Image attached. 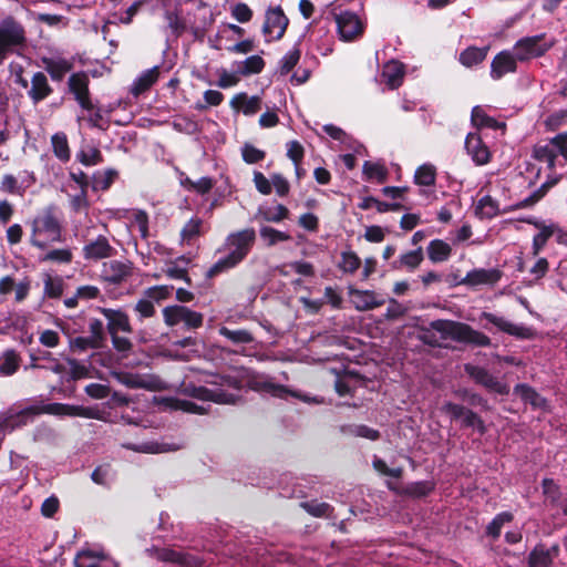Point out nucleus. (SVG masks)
I'll return each mask as SVG.
<instances>
[{"instance_id":"nucleus-26","label":"nucleus","mask_w":567,"mask_h":567,"mask_svg":"<svg viewBox=\"0 0 567 567\" xmlns=\"http://www.w3.org/2000/svg\"><path fill=\"white\" fill-rule=\"evenodd\" d=\"M52 92V89L48 82V78L43 72H37L31 79V87L28 91L29 97L33 103L47 99Z\"/></svg>"},{"instance_id":"nucleus-4","label":"nucleus","mask_w":567,"mask_h":567,"mask_svg":"<svg viewBox=\"0 0 567 567\" xmlns=\"http://www.w3.org/2000/svg\"><path fill=\"white\" fill-rule=\"evenodd\" d=\"M27 44L24 25L13 16L0 20V65L10 54L19 53Z\"/></svg>"},{"instance_id":"nucleus-25","label":"nucleus","mask_w":567,"mask_h":567,"mask_svg":"<svg viewBox=\"0 0 567 567\" xmlns=\"http://www.w3.org/2000/svg\"><path fill=\"white\" fill-rule=\"evenodd\" d=\"M516 70V58L508 52H501L497 54L491 68V75L493 79L498 80L507 73Z\"/></svg>"},{"instance_id":"nucleus-34","label":"nucleus","mask_w":567,"mask_h":567,"mask_svg":"<svg viewBox=\"0 0 567 567\" xmlns=\"http://www.w3.org/2000/svg\"><path fill=\"white\" fill-rule=\"evenodd\" d=\"M451 246L441 240L434 239L427 246V256L432 262H443L451 256Z\"/></svg>"},{"instance_id":"nucleus-44","label":"nucleus","mask_w":567,"mask_h":567,"mask_svg":"<svg viewBox=\"0 0 567 567\" xmlns=\"http://www.w3.org/2000/svg\"><path fill=\"white\" fill-rule=\"evenodd\" d=\"M487 49L468 48L460 55V61L463 65L471 68L477 65L486 58Z\"/></svg>"},{"instance_id":"nucleus-13","label":"nucleus","mask_w":567,"mask_h":567,"mask_svg":"<svg viewBox=\"0 0 567 567\" xmlns=\"http://www.w3.org/2000/svg\"><path fill=\"white\" fill-rule=\"evenodd\" d=\"M480 319L486 320L488 323H492L494 327H496L499 331L505 332L509 336L520 339H528L532 337L530 328L524 324L513 323L512 321L507 320L502 316L492 312H482Z\"/></svg>"},{"instance_id":"nucleus-14","label":"nucleus","mask_w":567,"mask_h":567,"mask_svg":"<svg viewBox=\"0 0 567 567\" xmlns=\"http://www.w3.org/2000/svg\"><path fill=\"white\" fill-rule=\"evenodd\" d=\"M349 296L353 307L359 311H367L378 308L384 303V299L372 290H360L349 288Z\"/></svg>"},{"instance_id":"nucleus-53","label":"nucleus","mask_w":567,"mask_h":567,"mask_svg":"<svg viewBox=\"0 0 567 567\" xmlns=\"http://www.w3.org/2000/svg\"><path fill=\"white\" fill-rule=\"evenodd\" d=\"M300 55L301 52L298 47H293L291 50H289L280 61V73L288 74L300 60Z\"/></svg>"},{"instance_id":"nucleus-28","label":"nucleus","mask_w":567,"mask_h":567,"mask_svg":"<svg viewBox=\"0 0 567 567\" xmlns=\"http://www.w3.org/2000/svg\"><path fill=\"white\" fill-rule=\"evenodd\" d=\"M130 274L131 267L126 262L112 260L103 265V277L110 282L118 284L123 281Z\"/></svg>"},{"instance_id":"nucleus-31","label":"nucleus","mask_w":567,"mask_h":567,"mask_svg":"<svg viewBox=\"0 0 567 567\" xmlns=\"http://www.w3.org/2000/svg\"><path fill=\"white\" fill-rule=\"evenodd\" d=\"M236 73L248 76L260 73L265 68V61L260 55H250L244 61L236 62Z\"/></svg>"},{"instance_id":"nucleus-1","label":"nucleus","mask_w":567,"mask_h":567,"mask_svg":"<svg viewBox=\"0 0 567 567\" xmlns=\"http://www.w3.org/2000/svg\"><path fill=\"white\" fill-rule=\"evenodd\" d=\"M255 239L256 234L251 228L229 234L224 244L225 255L213 265L208 275L214 276L236 267L249 254Z\"/></svg>"},{"instance_id":"nucleus-10","label":"nucleus","mask_w":567,"mask_h":567,"mask_svg":"<svg viewBox=\"0 0 567 567\" xmlns=\"http://www.w3.org/2000/svg\"><path fill=\"white\" fill-rule=\"evenodd\" d=\"M289 20L284 13L281 7L277 6L269 8L266 11L265 23L262 25V32L267 38V41L280 40L288 27Z\"/></svg>"},{"instance_id":"nucleus-32","label":"nucleus","mask_w":567,"mask_h":567,"mask_svg":"<svg viewBox=\"0 0 567 567\" xmlns=\"http://www.w3.org/2000/svg\"><path fill=\"white\" fill-rule=\"evenodd\" d=\"M194 395L204 401H214L216 403H234L233 394L223 392L221 390H212L204 386L195 388Z\"/></svg>"},{"instance_id":"nucleus-20","label":"nucleus","mask_w":567,"mask_h":567,"mask_svg":"<svg viewBox=\"0 0 567 567\" xmlns=\"http://www.w3.org/2000/svg\"><path fill=\"white\" fill-rule=\"evenodd\" d=\"M75 567H117L116 563L105 557L102 551L81 550L74 558Z\"/></svg>"},{"instance_id":"nucleus-56","label":"nucleus","mask_w":567,"mask_h":567,"mask_svg":"<svg viewBox=\"0 0 567 567\" xmlns=\"http://www.w3.org/2000/svg\"><path fill=\"white\" fill-rule=\"evenodd\" d=\"M114 378L122 384L132 388H148V384L138 375L131 373H114Z\"/></svg>"},{"instance_id":"nucleus-18","label":"nucleus","mask_w":567,"mask_h":567,"mask_svg":"<svg viewBox=\"0 0 567 567\" xmlns=\"http://www.w3.org/2000/svg\"><path fill=\"white\" fill-rule=\"evenodd\" d=\"M123 446L127 450L145 454H162L182 449V444L166 441H145L138 444L127 443Z\"/></svg>"},{"instance_id":"nucleus-57","label":"nucleus","mask_w":567,"mask_h":567,"mask_svg":"<svg viewBox=\"0 0 567 567\" xmlns=\"http://www.w3.org/2000/svg\"><path fill=\"white\" fill-rule=\"evenodd\" d=\"M462 425L467 427H475L480 433L485 432V425L482 419L473 411L465 409L463 416H461Z\"/></svg>"},{"instance_id":"nucleus-19","label":"nucleus","mask_w":567,"mask_h":567,"mask_svg":"<svg viewBox=\"0 0 567 567\" xmlns=\"http://www.w3.org/2000/svg\"><path fill=\"white\" fill-rule=\"evenodd\" d=\"M465 148L476 165H485L489 162L491 153L476 133H468L465 140Z\"/></svg>"},{"instance_id":"nucleus-22","label":"nucleus","mask_w":567,"mask_h":567,"mask_svg":"<svg viewBox=\"0 0 567 567\" xmlns=\"http://www.w3.org/2000/svg\"><path fill=\"white\" fill-rule=\"evenodd\" d=\"M230 107L235 111L243 112L246 116H251L261 109V97L258 95L248 96L246 93H238L231 99Z\"/></svg>"},{"instance_id":"nucleus-60","label":"nucleus","mask_w":567,"mask_h":567,"mask_svg":"<svg viewBox=\"0 0 567 567\" xmlns=\"http://www.w3.org/2000/svg\"><path fill=\"white\" fill-rule=\"evenodd\" d=\"M433 489L431 482H415L406 486V493L414 497H422L427 495Z\"/></svg>"},{"instance_id":"nucleus-15","label":"nucleus","mask_w":567,"mask_h":567,"mask_svg":"<svg viewBox=\"0 0 567 567\" xmlns=\"http://www.w3.org/2000/svg\"><path fill=\"white\" fill-rule=\"evenodd\" d=\"M502 278V271L497 268H478L473 269L466 274L462 280L463 285L476 287L482 285L493 286Z\"/></svg>"},{"instance_id":"nucleus-37","label":"nucleus","mask_w":567,"mask_h":567,"mask_svg":"<svg viewBox=\"0 0 567 567\" xmlns=\"http://www.w3.org/2000/svg\"><path fill=\"white\" fill-rule=\"evenodd\" d=\"M423 260V251L422 248H417L415 250L408 251L402 254L399 260L393 262V268H406L409 270L416 269Z\"/></svg>"},{"instance_id":"nucleus-3","label":"nucleus","mask_w":567,"mask_h":567,"mask_svg":"<svg viewBox=\"0 0 567 567\" xmlns=\"http://www.w3.org/2000/svg\"><path fill=\"white\" fill-rule=\"evenodd\" d=\"M62 240V225L53 206L45 207L31 221L30 244L39 249Z\"/></svg>"},{"instance_id":"nucleus-48","label":"nucleus","mask_w":567,"mask_h":567,"mask_svg":"<svg viewBox=\"0 0 567 567\" xmlns=\"http://www.w3.org/2000/svg\"><path fill=\"white\" fill-rule=\"evenodd\" d=\"M64 282L61 277L48 275L44 279V296L48 298H59L63 293Z\"/></svg>"},{"instance_id":"nucleus-12","label":"nucleus","mask_w":567,"mask_h":567,"mask_svg":"<svg viewBox=\"0 0 567 567\" xmlns=\"http://www.w3.org/2000/svg\"><path fill=\"white\" fill-rule=\"evenodd\" d=\"M465 371L476 383L483 385L491 392H495L497 394H507L509 392V386L507 384L501 382L482 367L466 364Z\"/></svg>"},{"instance_id":"nucleus-6","label":"nucleus","mask_w":567,"mask_h":567,"mask_svg":"<svg viewBox=\"0 0 567 567\" xmlns=\"http://www.w3.org/2000/svg\"><path fill=\"white\" fill-rule=\"evenodd\" d=\"M433 330L442 333L445 338L458 342H465L477 347H488L491 338L483 332L474 330L468 324L451 321V320H435L431 322Z\"/></svg>"},{"instance_id":"nucleus-41","label":"nucleus","mask_w":567,"mask_h":567,"mask_svg":"<svg viewBox=\"0 0 567 567\" xmlns=\"http://www.w3.org/2000/svg\"><path fill=\"white\" fill-rule=\"evenodd\" d=\"M553 556L551 550L544 546H536L529 554V567H549Z\"/></svg>"},{"instance_id":"nucleus-59","label":"nucleus","mask_w":567,"mask_h":567,"mask_svg":"<svg viewBox=\"0 0 567 567\" xmlns=\"http://www.w3.org/2000/svg\"><path fill=\"white\" fill-rule=\"evenodd\" d=\"M173 289V286H154L146 289L145 296L153 301H161L168 298Z\"/></svg>"},{"instance_id":"nucleus-9","label":"nucleus","mask_w":567,"mask_h":567,"mask_svg":"<svg viewBox=\"0 0 567 567\" xmlns=\"http://www.w3.org/2000/svg\"><path fill=\"white\" fill-rule=\"evenodd\" d=\"M164 322L176 326L184 322L187 328L196 329L203 324V315L184 306H168L163 309Z\"/></svg>"},{"instance_id":"nucleus-11","label":"nucleus","mask_w":567,"mask_h":567,"mask_svg":"<svg viewBox=\"0 0 567 567\" xmlns=\"http://www.w3.org/2000/svg\"><path fill=\"white\" fill-rule=\"evenodd\" d=\"M336 23L340 38L343 41H352L363 33V23L360 18L350 11H343L336 16Z\"/></svg>"},{"instance_id":"nucleus-50","label":"nucleus","mask_w":567,"mask_h":567,"mask_svg":"<svg viewBox=\"0 0 567 567\" xmlns=\"http://www.w3.org/2000/svg\"><path fill=\"white\" fill-rule=\"evenodd\" d=\"M73 259V254L69 248L52 249L41 257V261H52L56 264H70Z\"/></svg>"},{"instance_id":"nucleus-36","label":"nucleus","mask_w":567,"mask_h":567,"mask_svg":"<svg viewBox=\"0 0 567 567\" xmlns=\"http://www.w3.org/2000/svg\"><path fill=\"white\" fill-rule=\"evenodd\" d=\"M514 393L519 396L524 402L532 404L534 408H544L546 401L533 388L526 384H517L514 388Z\"/></svg>"},{"instance_id":"nucleus-47","label":"nucleus","mask_w":567,"mask_h":567,"mask_svg":"<svg viewBox=\"0 0 567 567\" xmlns=\"http://www.w3.org/2000/svg\"><path fill=\"white\" fill-rule=\"evenodd\" d=\"M513 515L509 512H502L497 514L494 519L487 525L486 534L493 539H496L502 532L503 526L506 523L512 522Z\"/></svg>"},{"instance_id":"nucleus-33","label":"nucleus","mask_w":567,"mask_h":567,"mask_svg":"<svg viewBox=\"0 0 567 567\" xmlns=\"http://www.w3.org/2000/svg\"><path fill=\"white\" fill-rule=\"evenodd\" d=\"M51 146L53 154L61 162L66 163L71 157V151L68 142V137L63 132H58L51 137Z\"/></svg>"},{"instance_id":"nucleus-16","label":"nucleus","mask_w":567,"mask_h":567,"mask_svg":"<svg viewBox=\"0 0 567 567\" xmlns=\"http://www.w3.org/2000/svg\"><path fill=\"white\" fill-rule=\"evenodd\" d=\"M69 86L79 104L85 110H92L93 105L89 96V78L85 73H74L69 79Z\"/></svg>"},{"instance_id":"nucleus-5","label":"nucleus","mask_w":567,"mask_h":567,"mask_svg":"<svg viewBox=\"0 0 567 567\" xmlns=\"http://www.w3.org/2000/svg\"><path fill=\"white\" fill-rule=\"evenodd\" d=\"M41 413H48L53 415H83V413L79 411V408L60 403H50L42 406H29L14 414H10L3 421V433L6 431H12L16 427H20L22 425L28 424L33 420L35 415H39Z\"/></svg>"},{"instance_id":"nucleus-52","label":"nucleus","mask_w":567,"mask_h":567,"mask_svg":"<svg viewBox=\"0 0 567 567\" xmlns=\"http://www.w3.org/2000/svg\"><path fill=\"white\" fill-rule=\"evenodd\" d=\"M219 333L234 343H249L254 340L252 336L244 329L230 330L226 327H221Z\"/></svg>"},{"instance_id":"nucleus-2","label":"nucleus","mask_w":567,"mask_h":567,"mask_svg":"<svg viewBox=\"0 0 567 567\" xmlns=\"http://www.w3.org/2000/svg\"><path fill=\"white\" fill-rule=\"evenodd\" d=\"M209 383L216 385H227L236 389L248 386L251 390L269 393L279 398L284 396L286 393L285 388L275 384L269 377L258 374L248 369L237 370L233 374L213 375Z\"/></svg>"},{"instance_id":"nucleus-45","label":"nucleus","mask_w":567,"mask_h":567,"mask_svg":"<svg viewBox=\"0 0 567 567\" xmlns=\"http://www.w3.org/2000/svg\"><path fill=\"white\" fill-rule=\"evenodd\" d=\"M203 233V220L200 218H192L182 229V240L185 243H192Z\"/></svg>"},{"instance_id":"nucleus-24","label":"nucleus","mask_w":567,"mask_h":567,"mask_svg":"<svg viewBox=\"0 0 567 567\" xmlns=\"http://www.w3.org/2000/svg\"><path fill=\"white\" fill-rule=\"evenodd\" d=\"M100 311L107 320V328L111 334L117 331L131 332L128 317L121 310L100 308Z\"/></svg>"},{"instance_id":"nucleus-55","label":"nucleus","mask_w":567,"mask_h":567,"mask_svg":"<svg viewBox=\"0 0 567 567\" xmlns=\"http://www.w3.org/2000/svg\"><path fill=\"white\" fill-rule=\"evenodd\" d=\"M260 237L269 245L272 246L279 241L290 239V236L284 231H279L272 227H262L260 229Z\"/></svg>"},{"instance_id":"nucleus-58","label":"nucleus","mask_w":567,"mask_h":567,"mask_svg":"<svg viewBox=\"0 0 567 567\" xmlns=\"http://www.w3.org/2000/svg\"><path fill=\"white\" fill-rule=\"evenodd\" d=\"M372 465H373V468L377 472H379L380 474L391 476L394 478L401 477V475L403 473V470L401 467L390 468L383 460H381L377 456L373 458Z\"/></svg>"},{"instance_id":"nucleus-7","label":"nucleus","mask_w":567,"mask_h":567,"mask_svg":"<svg viewBox=\"0 0 567 567\" xmlns=\"http://www.w3.org/2000/svg\"><path fill=\"white\" fill-rule=\"evenodd\" d=\"M559 155L564 158V163L560 165H565L567 163V132L559 133L547 142L535 145L533 150L534 158L547 163L550 169L555 167L556 158Z\"/></svg>"},{"instance_id":"nucleus-61","label":"nucleus","mask_w":567,"mask_h":567,"mask_svg":"<svg viewBox=\"0 0 567 567\" xmlns=\"http://www.w3.org/2000/svg\"><path fill=\"white\" fill-rule=\"evenodd\" d=\"M241 155L244 161L248 164H255L265 158V152L249 144L243 147Z\"/></svg>"},{"instance_id":"nucleus-30","label":"nucleus","mask_w":567,"mask_h":567,"mask_svg":"<svg viewBox=\"0 0 567 567\" xmlns=\"http://www.w3.org/2000/svg\"><path fill=\"white\" fill-rule=\"evenodd\" d=\"M159 76V68L153 66L148 70L143 71L138 78L133 82L131 92L134 95H140L141 93L147 91L158 79Z\"/></svg>"},{"instance_id":"nucleus-51","label":"nucleus","mask_w":567,"mask_h":567,"mask_svg":"<svg viewBox=\"0 0 567 567\" xmlns=\"http://www.w3.org/2000/svg\"><path fill=\"white\" fill-rule=\"evenodd\" d=\"M361 265L360 258L353 251H343L341 254V260L339 268L347 274L355 272Z\"/></svg>"},{"instance_id":"nucleus-29","label":"nucleus","mask_w":567,"mask_h":567,"mask_svg":"<svg viewBox=\"0 0 567 567\" xmlns=\"http://www.w3.org/2000/svg\"><path fill=\"white\" fill-rule=\"evenodd\" d=\"M404 76V65L398 61H390L383 65L382 79L391 87L401 85Z\"/></svg>"},{"instance_id":"nucleus-54","label":"nucleus","mask_w":567,"mask_h":567,"mask_svg":"<svg viewBox=\"0 0 567 567\" xmlns=\"http://www.w3.org/2000/svg\"><path fill=\"white\" fill-rule=\"evenodd\" d=\"M472 122L477 127H496L497 121L489 117L481 106H475L472 110Z\"/></svg>"},{"instance_id":"nucleus-17","label":"nucleus","mask_w":567,"mask_h":567,"mask_svg":"<svg viewBox=\"0 0 567 567\" xmlns=\"http://www.w3.org/2000/svg\"><path fill=\"white\" fill-rule=\"evenodd\" d=\"M155 557L158 560L185 567H196L200 564L198 558L174 548H157L155 549Z\"/></svg>"},{"instance_id":"nucleus-43","label":"nucleus","mask_w":567,"mask_h":567,"mask_svg":"<svg viewBox=\"0 0 567 567\" xmlns=\"http://www.w3.org/2000/svg\"><path fill=\"white\" fill-rule=\"evenodd\" d=\"M436 169L431 164L421 165L414 174V182L421 186H432L435 183Z\"/></svg>"},{"instance_id":"nucleus-8","label":"nucleus","mask_w":567,"mask_h":567,"mask_svg":"<svg viewBox=\"0 0 567 567\" xmlns=\"http://www.w3.org/2000/svg\"><path fill=\"white\" fill-rule=\"evenodd\" d=\"M554 44L545 34L526 37L518 40L514 47L515 58L519 61L529 60L545 54Z\"/></svg>"},{"instance_id":"nucleus-63","label":"nucleus","mask_w":567,"mask_h":567,"mask_svg":"<svg viewBox=\"0 0 567 567\" xmlns=\"http://www.w3.org/2000/svg\"><path fill=\"white\" fill-rule=\"evenodd\" d=\"M231 16L240 23H246L252 18V10L243 2L236 3L231 8Z\"/></svg>"},{"instance_id":"nucleus-64","label":"nucleus","mask_w":567,"mask_h":567,"mask_svg":"<svg viewBox=\"0 0 567 567\" xmlns=\"http://www.w3.org/2000/svg\"><path fill=\"white\" fill-rule=\"evenodd\" d=\"M134 310L138 313L141 319L150 318L155 313L153 300L150 298L138 300Z\"/></svg>"},{"instance_id":"nucleus-38","label":"nucleus","mask_w":567,"mask_h":567,"mask_svg":"<svg viewBox=\"0 0 567 567\" xmlns=\"http://www.w3.org/2000/svg\"><path fill=\"white\" fill-rule=\"evenodd\" d=\"M76 158L84 166H94L103 162L101 151L93 145H83L78 152Z\"/></svg>"},{"instance_id":"nucleus-40","label":"nucleus","mask_w":567,"mask_h":567,"mask_svg":"<svg viewBox=\"0 0 567 567\" xmlns=\"http://www.w3.org/2000/svg\"><path fill=\"white\" fill-rule=\"evenodd\" d=\"M499 213L498 203L491 196L482 197L476 205V215L481 218L491 219Z\"/></svg>"},{"instance_id":"nucleus-62","label":"nucleus","mask_w":567,"mask_h":567,"mask_svg":"<svg viewBox=\"0 0 567 567\" xmlns=\"http://www.w3.org/2000/svg\"><path fill=\"white\" fill-rule=\"evenodd\" d=\"M100 344L91 337H78L70 340V348L73 351H85L87 349L97 348Z\"/></svg>"},{"instance_id":"nucleus-21","label":"nucleus","mask_w":567,"mask_h":567,"mask_svg":"<svg viewBox=\"0 0 567 567\" xmlns=\"http://www.w3.org/2000/svg\"><path fill=\"white\" fill-rule=\"evenodd\" d=\"M113 251V247L110 245L109 240L103 236H99L95 240L86 244L83 247V256L85 259L89 260L109 258L112 256Z\"/></svg>"},{"instance_id":"nucleus-23","label":"nucleus","mask_w":567,"mask_h":567,"mask_svg":"<svg viewBox=\"0 0 567 567\" xmlns=\"http://www.w3.org/2000/svg\"><path fill=\"white\" fill-rule=\"evenodd\" d=\"M526 221L538 229V233L534 236L532 244L533 256H538L539 252L546 246L548 239L553 237V229L550 227V223H546L544 220H538L535 218H529Z\"/></svg>"},{"instance_id":"nucleus-35","label":"nucleus","mask_w":567,"mask_h":567,"mask_svg":"<svg viewBox=\"0 0 567 567\" xmlns=\"http://www.w3.org/2000/svg\"><path fill=\"white\" fill-rule=\"evenodd\" d=\"M340 431L344 435H351L355 437H363L370 441H375L380 437L379 431L363 425V424H349V425H342L340 427Z\"/></svg>"},{"instance_id":"nucleus-49","label":"nucleus","mask_w":567,"mask_h":567,"mask_svg":"<svg viewBox=\"0 0 567 567\" xmlns=\"http://www.w3.org/2000/svg\"><path fill=\"white\" fill-rule=\"evenodd\" d=\"M301 507L315 517H328L332 513V508L328 503L318 501L303 502Z\"/></svg>"},{"instance_id":"nucleus-42","label":"nucleus","mask_w":567,"mask_h":567,"mask_svg":"<svg viewBox=\"0 0 567 567\" xmlns=\"http://www.w3.org/2000/svg\"><path fill=\"white\" fill-rule=\"evenodd\" d=\"M45 70L53 80H61L71 70V63L64 59L44 60Z\"/></svg>"},{"instance_id":"nucleus-27","label":"nucleus","mask_w":567,"mask_h":567,"mask_svg":"<svg viewBox=\"0 0 567 567\" xmlns=\"http://www.w3.org/2000/svg\"><path fill=\"white\" fill-rule=\"evenodd\" d=\"M27 175L29 179L20 181V183L18 182V178L14 177L13 175H4L1 179L0 189L9 194L22 196L25 189L35 182L33 173H27Z\"/></svg>"},{"instance_id":"nucleus-39","label":"nucleus","mask_w":567,"mask_h":567,"mask_svg":"<svg viewBox=\"0 0 567 567\" xmlns=\"http://www.w3.org/2000/svg\"><path fill=\"white\" fill-rule=\"evenodd\" d=\"M362 171L367 181L383 183L388 176V169L383 164L379 162H364Z\"/></svg>"},{"instance_id":"nucleus-46","label":"nucleus","mask_w":567,"mask_h":567,"mask_svg":"<svg viewBox=\"0 0 567 567\" xmlns=\"http://www.w3.org/2000/svg\"><path fill=\"white\" fill-rule=\"evenodd\" d=\"M19 367V357L13 350L6 351L0 357V374L11 375Z\"/></svg>"}]
</instances>
